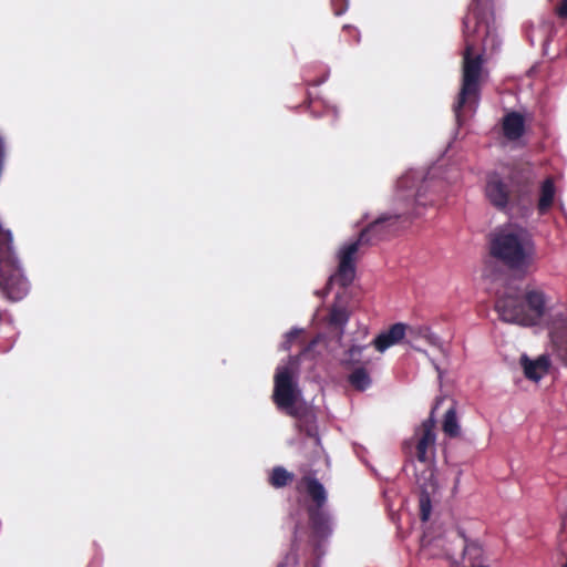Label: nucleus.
<instances>
[{
    "instance_id": "nucleus-1",
    "label": "nucleus",
    "mask_w": 567,
    "mask_h": 567,
    "mask_svg": "<svg viewBox=\"0 0 567 567\" xmlns=\"http://www.w3.org/2000/svg\"><path fill=\"white\" fill-rule=\"evenodd\" d=\"M431 181L423 171H410L402 175L398 182L393 196L392 212L382 214L369 224L359 238L344 244L338 252V270L330 280L338 281L342 287L349 286L355 276V254L363 244H373L383 239L395 230L401 218L420 217L427 206L433 205L434 195L430 190Z\"/></svg>"
},
{
    "instance_id": "nucleus-2",
    "label": "nucleus",
    "mask_w": 567,
    "mask_h": 567,
    "mask_svg": "<svg viewBox=\"0 0 567 567\" xmlns=\"http://www.w3.org/2000/svg\"><path fill=\"white\" fill-rule=\"evenodd\" d=\"M463 27V81L458 102L454 106L457 122H461L463 107L473 109L477 104L483 53L494 52L499 47L491 0H474L464 18Z\"/></svg>"
},
{
    "instance_id": "nucleus-3",
    "label": "nucleus",
    "mask_w": 567,
    "mask_h": 567,
    "mask_svg": "<svg viewBox=\"0 0 567 567\" xmlns=\"http://www.w3.org/2000/svg\"><path fill=\"white\" fill-rule=\"evenodd\" d=\"M299 358L290 357L286 362L277 367L275 374L274 401L278 409L284 410L289 415L297 417V427L301 433L313 443L316 447L320 445L316 416L308 409L301 398L298 389Z\"/></svg>"
},
{
    "instance_id": "nucleus-4",
    "label": "nucleus",
    "mask_w": 567,
    "mask_h": 567,
    "mask_svg": "<svg viewBox=\"0 0 567 567\" xmlns=\"http://www.w3.org/2000/svg\"><path fill=\"white\" fill-rule=\"evenodd\" d=\"M491 255L519 275H527L537 261V247L532 233L518 225H507L493 234Z\"/></svg>"
},
{
    "instance_id": "nucleus-5",
    "label": "nucleus",
    "mask_w": 567,
    "mask_h": 567,
    "mask_svg": "<svg viewBox=\"0 0 567 567\" xmlns=\"http://www.w3.org/2000/svg\"><path fill=\"white\" fill-rule=\"evenodd\" d=\"M297 489L300 493H306L316 504V508H309L313 538L317 540L328 538L332 534V520L329 514L321 509L327 501L323 485L316 477L306 474L298 481Z\"/></svg>"
},
{
    "instance_id": "nucleus-6",
    "label": "nucleus",
    "mask_w": 567,
    "mask_h": 567,
    "mask_svg": "<svg viewBox=\"0 0 567 567\" xmlns=\"http://www.w3.org/2000/svg\"><path fill=\"white\" fill-rule=\"evenodd\" d=\"M434 429L435 420L431 415L415 430V456L419 462V466L415 467V474H421L427 467L434 470L436 450V434Z\"/></svg>"
},
{
    "instance_id": "nucleus-7",
    "label": "nucleus",
    "mask_w": 567,
    "mask_h": 567,
    "mask_svg": "<svg viewBox=\"0 0 567 567\" xmlns=\"http://www.w3.org/2000/svg\"><path fill=\"white\" fill-rule=\"evenodd\" d=\"M496 310L506 322L530 326V319L525 316L523 293L516 288H508L498 297Z\"/></svg>"
},
{
    "instance_id": "nucleus-8",
    "label": "nucleus",
    "mask_w": 567,
    "mask_h": 567,
    "mask_svg": "<svg viewBox=\"0 0 567 567\" xmlns=\"http://www.w3.org/2000/svg\"><path fill=\"white\" fill-rule=\"evenodd\" d=\"M433 468H425L421 474H415L416 484L421 489L420 511L421 519L426 522L431 515V495L439 489Z\"/></svg>"
},
{
    "instance_id": "nucleus-9",
    "label": "nucleus",
    "mask_w": 567,
    "mask_h": 567,
    "mask_svg": "<svg viewBox=\"0 0 567 567\" xmlns=\"http://www.w3.org/2000/svg\"><path fill=\"white\" fill-rule=\"evenodd\" d=\"M523 299L525 302V316L530 319V326H534L545 312V295L540 290L532 289L523 295Z\"/></svg>"
},
{
    "instance_id": "nucleus-10",
    "label": "nucleus",
    "mask_w": 567,
    "mask_h": 567,
    "mask_svg": "<svg viewBox=\"0 0 567 567\" xmlns=\"http://www.w3.org/2000/svg\"><path fill=\"white\" fill-rule=\"evenodd\" d=\"M406 326L404 323H394L388 330L378 334L372 344L375 350L383 353L390 347L398 344L405 336Z\"/></svg>"
},
{
    "instance_id": "nucleus-11",
    "label": "nucleus",
    "mask_w": 567,
    "mask_h": 567,
    "mask_svg": "<svg viewBox=\"0 0 567 567\" xmlns=\"http://www.w3.org/2000/svg\"><path fill=\"white\" fill-rule=\"evenodd\" d=\"M486 196L494 206L498 208L506 207L509 192L507 185L501 181L498 175L493 174L488 176L486 184Z\"/></svg>"
},
{
    "instance_id": "nucleus-12",
    "label": "nucleus",
    "mask_w": 567,
    "mask_h": 567,
    "mask_svg": "<svg viewBox=\"0 0 567 567\" xmlns=\"http://www.w3.org/2000/svg\"><path fill=\"white\" fill-rule=\"evenodd\" d=\"M519 361L525 377L534 382H538L549 368V360L545 355L530 360L526 354H523Z\"/></svg>"
},
{
    "instance_id": "nucleus-13",
    "label": "nucleus",
    "mask_w": 567,
    "mask_h": 567,
    "mask_svg": "<svg viewBox=\"0 0 567 567\" xmlns=\"http://www.w3.org/2000/svg\"><path fill=\"white\" fill-rule=\"evenodd\" d=\"M525 131L524 117L516 112L508 113L503 120V132L511 141L518 140Z\"/></svg>"
},
{
    "instance_id": "nucleus-14",
    "label": "nucleus",
    "mask_w": 567,
    "mask_h": 567,
    "mask_svg": "<svg viewBox=\"0 0 567 567\" xmlns=\"http://www.w3.org/2000/svg\"><path fill=\"white\" fill-rule=\"evenodd\" d=\"M370 348L369 344L363 346H352L350 347L346 353L342 362L347 365H369L374 361V358L365 354Z\"/></svg>"
},
{
    "instance_id": "nucleus-15",
    "label": "nucleus",
    "mask_w": 567,
    "mask_h": 567,
    "mask_svg": "<svg viewBox=\"0 0 567 567\" xmlns=\"http://www.w3.org/2000/svg\"><path fill=\"white\" fill-rule=\"evenodd\" d=\"M556 188L553 178L545 179L540 185L539 199L537 210L540 215H545L551 208L555 200Z\"/></svg>"
},
{
    "instance_id": "nucleus-16",
    "label": "nucleus",
    "mask_w": 567,
    "mask_h": 567,
    "mask_svg": "<svg viewBox=\"0 0 567 567\" xmlns=\"http://www.w3.org/2000/svg\"><path fill=\"white\" fill-rule=\"evenodd\" d=\"M550 338L557 347L561 360L567 365V319H561L558 324L551 328Z\"/></svg>"
},
{
    "instance_id": "nucleus-17",
    "label": "nucleus",
    "mask_w": 567,
    "mask_h": 567,
    "mask_svg": "<svg viewBox=\"0 0 567 567\" xmlns=\"http://www.w3.org/2000/svg\"><path fill=\"white\" fill-rule=\"evenodd\" d=\"M411 333L425 340L430 346L437 348L441 352H445L441 338L434 333L427 326H419L411 329Z\"/></svg>"
},
{
    "instance_id": "nucleus-18",
    "label": "nucleus",
    "mask_w": 567,
    "mask_h": 567,
    "mask_svg": "<svg viewBox=\"0 0 567 567\" xmlns=\"http://www.w3.org/2000/svg\"><path fill=\"white\" fill-rule=\"evenodd\" d=\"M443 431L451 437L457 436L461 432V426L454 408H450L444 415Z\"/></svg>"
},
{
    "instance_id": "nucleus-19",
    "label": "nucleus",
    "mask_w": 567,
    "mask_h": 567,
    "mask_svg": "<svg viewBox=\"0 0 567 567\" xmlns=\"http://www.w3.org/2000/svg\"><path fill=\"white\" fill-rule=\"evenodd\" d=\"M349 382L357 390L364 391L370 386L371 378L367 370L363 367H360L349 375Z\"/></svg>"
},
{
    "instance_id": "nucleus-20",
    "label": "nucleus",
    "mask_w": 567,
    "mask_h": 567,
    "mask_svg": "<svg viewBox=\"0 0 567 567\" xmlns=\"http://www.w3.org/2000/svg\"><path fill=\"white\" fill-rule=\"evenodd\" d=\"M292 474L288 472L286 468L278 466L272 470L270 476V483L275 487H284L291 481Z\"/></svg>"
},
{
    "instance_id": "nucleus-21",
    "label": "nucleus",
    "mask_w": 567,
    "mask_h": 567,
    "mask_svg": "<svg viewBox=\"0 0 567 567\" xmlns=\"http://www.w3.org/2000/svg\"><path fill=\"white\" fill-rule=\"evenodd\" d=\"M349 320V313L346 308L333 307L330 311V322L338 327H344Z\"/></svg>"
},
{
    "instance_id": "nucleus-22",
    "label": "nucleus",
    "mask_w": 567,
    "mask_h": 567,
    "mask_svg": "<svg viewBox=\"0 0 567 567\" xmlns=\"http://www.w3.org/2000/svg\"><path fill=\"white\" fill-rule=\"evenodd\" d=\"M302 329L293 328L285 337V341L281 343L282 350H290L291 346L299 339L302 333Z\"/></svg>"
},
{
    "instance_id": "nucleus-23",
    "label": "nucleus",
    "mask_w": 567,
    "mask_h": 567,
    "mask_svg": "<svg viewBox=\"0 0 567 567\" xmlns=\"http://www.w3.org/2000/svg\"><path fill=\"white\" fill-rule=\"evenodd\" d=\"M464 555L470 559H478L482 556V548L477 542L466 543L464 547Z\"/></svg>"
},
{
    "instance_id": "nucleus-24",
    "label": "nucleus",
    "mask_w": 567,
    "mask_h": 567,
    "mask_svg": "<svg viewBox=\"0 0 567 567\" xmlns=\"http://www.w3.org/2000/svg\"><path fill=\"white\" fill-rule=\"evenodd\" d=\"M334 14L340 16L348 9V0H331Z\"/></svg>"
},
{
    "instance_id": "nucleus-25",
    "label": "nucleus",
    "mask_w": 567,
    "mask_h": 567,
    "mask_svg": "<svg viewBox=\"0 0 567 567\" xmlns=\"http://www.w3.org/2000/svg\"><path fill=\"white\" fill-rule=\"evenodd\" d=\"M556 12L560 18H567V0H561L556 8Z\"/></svg>"
},
{
    "instance_id": "nucleus-26",
    "label": "nucleus",
    "mask_w": 567,
    "mask_h": 567,
    "mask_svg": "<svg viewBox=\"0 0 567 567\" xmlns=\"http://www.w3.org/2000/svg\"><path fill=\"white\" fill-rule=\"evenodd\" d=\"M317 342H318V339H315L310 344H308V347L306 349H303V351L301 352V355L302 357L308 355V353L311 351V349L315 347V344H317Z\"/></svg>"
},
{
    "instance_id": "nucleus-27",
    "label": "nucleus",
    "mask_w": 567,
    "mask_h": 567,
    "mask_svg": "<svg viewBox=\"0 0 567 567\" xmlns=\"http://www.w3.org/2000/svg\"><path fill=\"white\" fill-rule=\"evenodd\" d=\"M324 107H326V112H331L333 115L337 114V109L334 105H331V104H324Z\"/></svg>"
},
{
    "instance_id": "nucleus-28",
    "label": "nucleus",
    "mask_w": 567,
    "mask_h": 567,
    "mask_svg": "<svg viewBox=\"0 0 567 567\" xmlns=\"http://www.w3.org/2000/svg\"><path fill=\"white\" fill-rule=\"evenodd\" d=\"M431 362H432V364H433V367H434L435 371L437 372L439 378L441 379V378H442V371H441V369H440L439 364H437L434 360H431Z\"/></svg>"
},
{
    "instance_id": "nucleus-29",
    "label": "nucleus",
    "mask_w": 567,
    "mask_h": 567,
    "mask_svg": "<svg viewBox=\"0 0 567 567\" xmlns=\"http://www.w3.org/2000/svg\"><path fill=\"white\" fill-rule=\"evenodd\" d=\"M460 474H461V472L458 473V476H457V478L455 481V486L460 483Z\"/></svg>"
},
{
    "instance_id": "nucleus-30",
    "label": "nucleus",
    "mask_w": 567,
    "mask_h": 567,
    "mask_svg": "<svg viewBox=\"0 0 567 567\" xmlns=\"http://www.w3.org/2000/svg\"><path fill=\"white\" fill-rule=\"evenodd\" d=\"M417 350H419L420 352H422L423 354H425L426 357H429V354H427V352H426V351H424V350H420V349H417Z\"/></svg>"
},
{
    "instance_id": "nucleus-31",
    "label": "nucleus",
    "mask_w": 567,
    "mask_h": 567,
    "mask_svg": "<svg viewBox=\"0 0 567 567\" xmlns=\"http://www.w3.org/2000/svg\"><path fill=\"white\" fill-rule=\"evenodd\" d=\"M564 527L567 528V518L564 520Z\"/></svg>"
},
{
    "instance_id": "nucleus-32",
    "label": "nucleus",
    "mask_w": 567,
    "mask_h": 567,
    "mask_svg": "<svg viewBox=\"0 0 567 567\" xmlns=\"http://www.w3.org/2000/svg\"><path fill=\"white\" fill-rule=\"evenodd\" d=\"M278 567H288L286 564H280Z\"/></svg>"
},
{
    "instance_id": "nucleus-33",
    "label": "nucleus",
    "mask_w": 567,
    "mask_h": 567,
    "mask_svg": "<svg viewBox=\"0 0 567 567\" xmlns=\"http://www.w3.org/2000/svg\"><path fill=\"white\" fill-rule=\"evenodd\" d=\"M312 567H317V566H312Z\"/></svg>"
}]
</instances>
